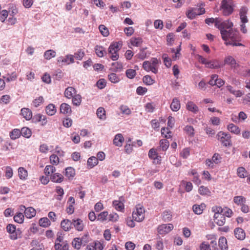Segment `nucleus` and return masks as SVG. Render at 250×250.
<instances>
[{
  "label": "nucleus",
  "instance_id": "nucleus-45",
  "mask_svg": "<svg viewBox=\"0 0 250 250\" xmlns=\"http://www.w3.org/2000/svg\"><path fill=\"white\" fill-rule=\"evenodd\" d=\"M98 164V159L94 156H92L88 158L87 164L90 168L93 167Z\"/></svg>",
  "mask_w": 250,
  "mask_h": 250
},
{
  "label": "nucleus",
  "instance_id": "nucleus-52",
  "mask_svg": "<svg viewBox=\"0 0 250 250\" xmlns=\"http://www.w3.org/2000/svg\"><path fill=\"white\" fill-rule=\"evenodd\" d=\"M100 33L104 37H107L109 35L108 29L104 24H101L99 26Z\"/></svg>",
  "mask_w": 250,
  "mask_h": 250
},
{
  "label": "nucleus",
  "instance_id": "nucleus-61",
  "mask_svg": "<svg viewBox=\"0 0 250 250\" xmlns=\"http://www.w3.org/2000/svg\"><path fill=\"white\" fill-rule=\"evenodd\" d=\"M84 52L83 49H79L76 53H75L74 55H73L74 58H75L78 60H82L84 57Z\"/></svg>",
  "mask_w": 250,
  "mask_h": 250
},
{
  "label": "nucleus",
  "instance_id": "nucleus-7",
  "mask_svg": "<svg viewBox=\"0 0 250 250\" xmlns=\"http://www.w3.org/2000/svg\"><path fill=\"white\" fill-rule=\"evenodd\" d=\"M220 9L224 16H229L233 11V3L232 1L222 0Z\"/></svg>",
  "mask_w": 250,
  "mask_h": 250
},
{
  "label": "nucleus",
  "instance_id": "nucleus-33",
  "mask_svg": "<svg viewBox=\"0 0 250 250\" xmlns=\"http://www.w3.org/2000/svg\"><path fill=\"white\" fill-rule=\"evenodd\" d=\"M45 111L47 115L52 116L56 113L57 110L55 105L52 104H50L46 106L45 108Z\"/></svg>",
  "mask_w": 250,
  "mask_h": 250
},
{
  "label": "nucleus",
  "instance_id": "nucleus-18",
  "mask_svg": "<svg viewBox=\"0 0 250 250\" xmlns=\"http://www.w3.org/2000/svg\"><path fill=\"white\" fill-rule=\"evenodd\" d=\"M124 137L123 135L121 133L116 134L113 140V144L116 146L121 147L123 145V143L124 142Z\"/></svg>",
  "mask_w": 250,
  "mask_h": 250
},
{
  "label": "nucleus",
  "instance_id": "nucleus-13",
  "mask_svg": "<svg viewBox=\"0 0 250 250\" xmlns=\"http://www.w3.org/2000/svg\"><path fill=\"white\" fill-rule=\"evenodd\" d=\"M6 230L10 234V238L11 239L16 240L18 238L17 231L14 225L8 224L6 227Z\"/></svg>",
  "mask_w": 250,
  "mask_h": 250
},
{
  "label": "nucleus",
  "instance_id": "nucleus-49",
  "mask_svg": "<svg viewBox=\"0 0 250 250\" xmlns=\"http://www.w3.org/2000/svg\"><path fill=\"white\" fill-rule=\"evenodd\" d=\"M21 135V131L19 129H14L10 133V137L12 140L19 138Z\"/></svg>",
  "mask_w": 250,
  "mask_h": 250
},
{
  "label": "nucleus",
  "instance_id": "nucleus-6",
  "mask_svg": "<svg viewBox=\"0 0 250 250\" xmlns=\"http://www.w3.org/2000/svg\"><path fill=\"white\" fill-rule=\"evenodd\" d=\"M218 140L225 146H231V136L229 133L219 131L217 134Z\"/></svg>",
  "mask_w": 250,
  "mask_h": 250
},
{
  "label": "nucleus",
  "instance_id": "nucleus-20",
  "mask_svg": "<svg viewBox=\"0 0 250 250\" xmlns=\"http://www.w3.org/2000/svg\"><path fill=\"white\" fill-rule=\"evenodd\" d=\"M227 129L231 133L235 135H240L241 132L240 128L236 125L230 123L227 125Z\"/></svg>",
  "mask_w": 250,
  "mask_h": 250
},
{
  "label": "nucleus",
  "instance_id": "nucleus-30",
  "mask_svg": "<svg viewBox=\"0 0 250 250\" xmlns=\"http://www.w3.org/2000/svg\"><path fill=\"white\" fill-rule=\"evenodd\" d=\"M18 175L20 179L25 180L27 179L28 177V172L23 167H20L18 168Z\"/></svg>",
  "mask_w": 250,
  "mask_h": 250
},
{
  "label": "nucleus",
  "instance_id": "nucleus-16",
  "mask_svg": "<svg viewBox=\"0 0 250 250\" xmlns=\"http://www.w3.org/2000/svg\"><path fill=\"white\" fill-rule=\"evenodd\" d=\"M224 65L225 64L229 65L232 68H236L239 65L237 63L233 57L231 56H228L225 57L224 59Z\"/></svg>",
  "mask_w": 250,
  "mask_h": 250
},
{
  "label": "nucleus",
  "instance_id": "nucleus-48",
  "mask_svg": "<svg viewBox=\"0 0 250 250\" xmlns=\"http://www.w3.org/2000/svg\"><path fill=\"white\" fill-rule=\"evenodd\" d=\"M24 216L21 212H17L14 216V221L19 224H21L23 222Z\"/></svg>",
  "mask_w": 250,
  "mask_h": 250
},
{
  "label": "nucleus",
  "instance_id": "nucleus-37",
  "mask_svg": "<svg viewBox=\"0 0 250 250\" xmlns=\"http://www.w3.org/2000/svg\"><path fill=\"white\" fill-rule=\"evenodd\" d=\"M186 15L190 19H193L199 13L197 11L196 8H189L186 12Z\"/></svg>",
  "mask_w": 250,
  "mask_h": 250
},
{
  "label": "nucleus",
  "instance_id": "nucleus-40",
  "mask_svg": "<svg viewBox=\"0 0 250 250\" xmlns=\"http://www.w3.org/2000/svg\"><path fill=\"white\" fill-rule=\"evenodd\" d=\"M233 202L236 205L241 206L246 203V199L243 196H236L233 197Z\"/></svg>",
  "mask_w": 250,
  "mask_h": 250
},
{
  "label": "nucleus",
  "instance_id": "nucleus-10",
  "mask_svg": "<svg viewBox=\"0 0 250 250\" xmlns=\"http://www.w3.org/2000/svg\"><path fill=\"white\" fill-rule=\"evenodd\" d=\"M173 228V225L172 224H162L158 226L157 232L159 234L164 235L170 232Z\"/></svg>",
  "mask_w": 250,
  "mask_h": 250
},
{
  "label": "nucleus",
  "instance_id": "nucleus-2",
  "mask_svg": "<svg viewBox=\"0 0 250 250\" xmlns=\"http://www.w3.org/2000/svg\"><path fill=\"white\" fill-rule=\"evenodd\" d=\"M160 62L157 58H153L150 61H145L143 63V67L147 72L151 71L154 74H157Z\"/></svg>",
  "mask_w": 250,
  "mask_h": 250
},
{
  "label": "nucleus",
  "instance_id": "nucleus-63",
  "mask_svg": "<svg viewBox=\"0 0 250 250\" xmlns=\"http://www.w3.org/2000/svg\"><path fill=\"white\" fill-rule=\"evenodd\" d=\"M161 134L166 138H170L171 137V132L168 127H162L161 129Z\"/></svg>",
  "mask_w": 250,
  "mask_h": 250
},
{
  "label": "nucleus",
  "instance_id": "nucleus-19",
  "mask_svg": "<svg viewBox=\"0 0 250 250\" xmlns=\"http://www.w3.org/2000/svg\"><path fill=\"white\" fill-rule=\"evenodd\" d=\"M61 226L64 231H69L72 228V222L68 219H63L61 223Z\"/></svg>",
  "mask_w": 250,
  "mask_h": 250
},
{
  "label": "nucleus",
  "instance_id": "nucleus-43",
  "mask_svg": "<svg viewBox=\"0 0 250 250\" xmlns=\"http://www.w3.org/2000/svg\"><path fill=\"white\" fill-rule=\"evenodd\" d=\"M82 96L80 94H75L72 98V102L73 105L79 106L82 103Z\"/></svg>",
  "mask_w": 250,
  "mask_h": 250
},
{
  "label": "nucleus",
  "instance_id": "nucleus-26",
  "mask_svg": "<svg viewBox=\"0 0 250 250\" xmlns=\"http://www.w3.org/2000/svg\"><path fill=\"white\" fill-rule=\"evenodd\" d=\"M21 115L26 120H30L32 118V112L28 108H22L21 109Z\"/></svg>",
  "mask_w": 250,
  "mask_h": 250
},
{
  "label": "nucleus",
  "instance_id": "nucleus-12",
  "mask_svg": "<svg viewBox=\"0 0 250 250\" xmlns=\"http://www.w3.org/2000/svg\"><path fill=\"white\" fill-rule=\"evenodd\" d=\"M188 175L189 176H192V182L197 185H199L201 183V180L200 178V175H199L197 170L195 169H190L188 172Z\"/></svg>",
  "mask_w": 250,
  "mask_h": 250
},
{
  "label": "nucleus",
  "instance_id": "nucleus-11",
  "mask_svg": "<svg viewBox=\"0 0 250 250\" xmlns=\"http://www.w3.org/2000/svg\"><path fill=\"white\" fill-rule=\"evenodd\" d=\"M58 62L62 65H68L74 62V58L73 55L68 54L64 57H60L58 59Z\"/></svg>",
  "mask_w": 250,
  "mask_h": 250
},
{
  "label": "nucleus",
  "instance_id": "nucleus-57",
  "mask_svg": "<svg viewBox=\"0 0 250 250\" xmlns=\"http://www.w3.org/2000/svg\"><path fill=\"white\" fill-rule=\"evenodd\" d=\"M50 163L53 166H57L59 164V157L55 154H53L50 156Z\"/></svg>",
  "mask_w": 250,
  "mask_h": 250
},
{
  "label": "nucleus",
  "instance_id": "nucleus-41",
  "mask_svg": "<svg viewBox=\"0 0 250 250\" xmlns=\"http://www.w3.org/2000/svg\"><path fill=\"white\" fill-rule=\"evenodd\" d=\"M96 114L100 119L104 120L106 119L105 110L104 108L102 107H99L97 110Z\"/></svg>",
  "mask_w": 250,
  "mask_h": 250
},
{
  "label": "nucleus",
  "instance_id": "nucleus-39",
  "mask_svg": "<svg viewBox=\"0 0 250 250\" xmlns=\"http://www.w3.org/2000/svg\"><path fill=\"white\" fill-rule=\"evenodd\" d=\"M54 248L55 250H70L69 246L66 242H62L61 244H55Z\"/></svg>",
  "mask_w": 250,
  "mask_h": 250
},
{
  "label": "nucleus",
  "instance_id": "nucleus-17",
  "mask_svg": "<svg viewBox=\"0 0 250 250\" xmlns=\"http://www.w3.org/2000/svg\"><path fill=\"white\" fill-rule=\"evenodd\" d=\"M87 235H85L82 237V238L76 237L72 241V247L77 250H80L81 248L82 241H83L84 237H87Z\"/></svg>",
  "mask_w": 250,
  "mask_h": 250
},
{
  "label": "nucleus",
  "instance_id": "nucleus-59",
  "mask_svg": "<svg viewBox=\"0 0 250 250\" xmlns=\"http://www.w3.org/2000/svg\"><path fill=\"white\" fill-rule=\"evenodd\" d=\"M34 118L38 122H42V125H45L47 123L46 117L41 114L35 115Z\"/></svg>",
  "mask_w": 250,
  "mask_h": 250
},
{
  "label": "nucleus",
  "instance_id": "nucleus-36",
  "mask_svg": "<svg viewBox=\"0 0 250 250\" xmlns=\"http://www.w3.org/2000/svg\"><path fill=\"white\" fill-rule=\"evenodd\" d=\"M218 245L222 250H227L228 248L227 239L224 236L219 238Z\"/></svg>",
  "mask_w": 250,
  "mask_h": 250
},
{
  "label": "nucleus",
  "instance_id": "nucleus-1",
  "mask_svg": "<svg viewBox=\"0 0 250 250\" xmlns=\"http://www.w3.org/2000/svg\"><path fill=\"white\" fill-rule=\"evenodd\" d=\"M229 23H231L230 26H223L222 30H220L222 38L223 40L226 42L227 45H232L233 46H242L241 43H237L236 41H239V35L238 31L233 30L232 27L233 23L229 21Z\"/></svg>",
  "mask_w": 250,
  "mask_h": 250
},
{
  "label": "nucleus",
  "instance_id": "nucleus-64",
  "mask_svg": "<svg viewBox=\"0 0 250 250\" xmlns=\"http://www.w3.org/2000/svg\"><path fill=\"white\" fill-rule=\"evenodd\" d=\"M120 110L122 114L129 115L131 114V111L129 108L125 105H122L120 107Z\"/></svg>",
  "mask_w": 250,
  "mask_h": 250
},
{
  "label": "nucleus",
  "instance_id": "nucleus-21",
  "mask_svg": "<svg viewBox=\"0 0 250 250\" xmlns=\"http://www.w3.org/2000/svg\"><path fill=\"white\" fill-rule=\"evenodd\" d=\"M64 177L62 175L59 173L54 172L50 175V180L54 183H60L63 180Z\"/></svg>",
  "mask_w": 250,
  "mask_h": 250
},
{
  "label": "nucleus",
  "instance_id": "nucleus-47",
  "mask_svg": "<svg viewBox=\"0 0 250 250\" xmlns=\"http://www.w3.org/2000/svg\"><path fill=\"white\" fill-rule=\"evenodd\" d=\"M39 223L41 227L46 228L51 225L50 221L47 217H43L39 220Z\"/></svg>",
  "mask_w": 250,
  "mask_h": 250
},
{
  "label": "nucleus",
  "instance_id": "nucleus-56",
  "mask_svg": "<svg viewBox=\"0 0 250 250\" xmlns=\"http://www.w3.org/2000/svg\"><path fill=\"white\" fill-rule=\"evenodd\" d=\"M21 131V135L25 138H28L31 136L32 132L29 128L26 127H22Z\"/></svg>",
  "mask_w": 250,
  "mask_h": 250
},
{
  "label": "nucleus",
  "instance_id": "nucleus-8",
  "mask_svg": "<svg viewBox=\"0 0 250 250\" xmlns=\"http://www.w3.org/2000/svg\"><path fill=\"white\" fill-rule=\"evenodd\" d=\"M211 210L213 212L221 213L224 216L230 217L233 213L232 210L227 207L222 208L219 206H214Z\"/></svg>",
  "mask_w": 250,
  "mask_h": 250
},
{
  "label": "nucleus",
  "instance_id": "nucleus-14",
  "mask_svg": "<svg viewBox=\"0 0 250 250\" xmlns=\"http://www.w3.org/2000/svg\"><path fill=\"white\" fill-rule=\"evenodd\" d=\"M224 66L223 62H221L217 59H213L208 62L207 68L211 69H218L223 67Z\"/></svg>",
  "mask_w": 250,
  "mask_h": 250
},
{
  "label": "nucleus",
  "instance_id": "nucleus-34",
  "mask_svg": "<svg viewBox=\"0 0 250 250\" xmlns=\"http://www.w3.org/2000/svg\"><path fill=\"white\" fill-rule=\"evenodd\" d=\"M186 107L188 110L191 111L194 113L198 111V106L193 102L191 101L188 102L186 104Z\"/></svg>",
  "mask_w": 250,
  "mask_h": 250
},
{
  "label": "nucleus",
  "instance_id": "nucleus-15",
  "mask_svg": "<svg viewBox=\"0 0 250 250\" xmlns=\"http://www.w3.org/2000/svg\"><path fill=\"white\" fill-rule=\"evenodd\" d=\"M214 222L219 226H223L226 222V218L221 213L214 212Z\"/></svg>",
  "mask_w": 250,
  "mask_h": 250
},
{
  "label": "nucleus",
  "instance_id": "nucleus-58",
  "mask_svg": "<svg viewBox=\"0 0 250 250\" xmlns=\"http://www.w3.org/2000/svg\"><path fill=\"white\" fill-rule=\"evenodd\" d=\"M237 173L238 176L241 178H244L247 176V172L243 167H239L237 168Z\"/></svg>",
  "mask_w": 250,
  "mask_h": 250
},
{
  "label": "nucleus",
  "instance_id": "nucleus-55",
  "mask_svg": "<svg viewBox=\"0 0 250 250\" xmlns=\"http://www.w3.org/2000/svg\"><path fill=\"white\" fill-rule=\"evenodd\" d=\"M169 146V142L166 139H162L160 141V147L163 151H166Z\"/></svg>",
  "mask_w": 250,
  "mask_h": 250
},
{
  "label": "nucleus",
  "instance_id": "nucleus-62",
  "mask_svg": "<svg viewBox=\"0 0 250 250\" xmlns=\"http://www.w3.org/2000/svg\"><path fill=\"white\" fill-rule=\"evenodd\" d=\"M108 213L107 211H103L98 214L97 220L104 222L107 220Z\"/></svg>",
  "mask_w": 250,
  "mask_h": 250
},
{
  "label": "nucleus",
  "instance_id": "nucleus-46",
  "mask_svg": "<svg viewBox=\"0 0 250 250\" xmlns=\"http://www.w3.org/2000/svg\"><path fill=\"white\" fill-rule=\"evenodd\" d=\"M162 216L164 221H169L172 219V212L170 210H166L163 212Z\"/></svg>",
  "mask_w": 250,
  "mask_h": 250
},
{
  "label": "nucleus",
  "instance_id": "nucleus-31",
  "mask_svg": "<svg viewBox=\"0 0 250 250\" xmlns=\"http://www.w3.org/2000/svg\"><path fill=\"white\" fill-rule=\"evenodd\" d=\"M36 214V210L32 207L27 208L24 210V215L27 218H32Z\"/></svg>",
  "mask_w": 250,
  "mask_h": 250
},
{
  "label": "nucleus",
  "instance_id": "nucleus-9",
  "mask_svg": "<svg viewBox=\"0 0 250 250\" xmlns=\"http://www.w3.org/2000/svg\"><path fill=\"white\" fill-rule=\"evenodd\" d=\"M148 157L153 160V163L155 164L159 165L161 163L162 158L157 152L156 149L151 148L148 152Z\"/></svg>",
  "mask_w": 250,
  "mask_h": 250
},
{
  "label": "nucleus",
  "instance_id": "nucleus-60",
  "mask_svg": "<svg viewBox=\"0 0 250 250\" xmlns=\"http://www.w3.org/2000/svg\"><path fill=\"white\" fill-rule=\"evenodd\" d=\"M143 82L146 85H152L155 83V80L152 79L149 75H146L143 78Z\"/></svg>",
  "mask_w": 250,
  "mask_h": 250
},
{
  "label": "nucleus",
  "instance_id": "nucleus-42",
  "mask_svg": "<svg viewBox=\"0 0 250 250\" xmlns=\"http://www.w3.org/2000/svg\"><path fill=\"white\" fill-rule=\"evenodd\" d=\"M113 206L115 209L118 211H123L124 210V205L123 202L118 200H115L113 202Z\"/></svg>",
  "mask_w": 250,
  "mask_h": 250
},
{
  "label": "nucleus",
  "instance_id": "nucleus-44",
  "mask_svg": "<svg viewBox=\"0 0 250 250\" xmlns=\"http://www.w3.org/2000/svg\"><path fill=\"white\" fill-rule=\"evenodd\" d=\"M95 51L99 57H103L106 52L103 46L99 45H96L95 46Z\"/></svg>",
  "mask_w": 250,
  "mask_h": 250
},
{
  "label": "nucleus",
  "instance_id": "nucleus-35",
  "mask_svg": "<svg viewBox=\"0 0 250 250\" xmlns=\"http://www.w3.org/2000/svg\"><path fill=\"white\" fill-rule=\"evenodd\" d=\"M198 192L200 195L203 196H210L211 195V191L209 188L204 186L199 187Z\"/></svg>",
  "mask_w": 250,
  "mask_h": 250
},
{
  "label": "nucleus",
  "instance_id": "nucleus-51",
  "mask_svg": "<svg viewBox=\"0 0 250 250\" xmlns=\"http://www.w3.org/2000/svg\"><path fill=\"white\" fill-rule=\"evenodd\" d=\"M56 171V168L51 165H47L45 167L44 172L46 176H49L51 174H53Z\"/></svg>",
  "mask_w": 250,
  "mask_h": 250
},
{
  "label": "nucleus",
  "instance_id": "nucleus-54",
  "mask_svg": "<svg viewBox=\"0 0 250 250\" xmlns=\"http://www.w3.org/2000/svg\"><path fill=\"white\" fill-rule=\"evenodd\" d=\"M94 250H103L104 248L103 244L99 241L96 240L92 242Z\"/></svg>",
  "mask_w": 250,
  "mask_h": 250
},
{
  "label": "nucleus",
  "instance_id": "nucleus-25",
  "mask_svg": "<svg viewBox=\"0 0 250 250\" xmlns=\"http://www.w3.org/2000/svg\"><path fill=\"white\" fill-rule=\"evenodd\" d=\"M60 112L63 114H70L72 110L71 106L66 103H62L60 105Z\"/></svg>",
  "mask_w": 250,
  "mask_h": 250
},
{
  "label": "nucleus",
  "instance_id": "nucleus-32",
  "mask_svg": "<svg viewBox=\"0 0 250 250\" xmlns=\"http://www.w3.org/2000/svg\"><path fill=\"white\" fill-rule=\"evenodd\" d=\"M65 175L69 180H72L75 175V170L72 167H68L65 169Z\"/></svg>",
  "mask_w": 250,
  "mask_h": 250
},
{
  "label": "nucleus",
  "instance_id": "nucleus-27",
  "mask_svg": "<svg viewBox=\"0 0 250 250\" xmlns=\"http://www.w3.org/2000/svg\"><path fill=\"white\" fill-rule=\"evenodd\" d=\"M234 233L235 237L239 240H243L245 238V232L241 228H236L234 230Z\"/></svg>",
  "mask_w": 250,
  "mask_h": 250
},
{
  "label": "nucleus",
  "instance_id": "nucleus-3",
  "mask_svg": "<svg viewBox=\"0 0 250 250\" xmlns=\"http://www.w3.org/2000/svg\"><path fill=\"white\" fill-rule=\"evenodd\" d=\"M123 45V42L119 41L112 42L108 48V54L109 57L113 61H116L119 59L118 52Z\"/></svg>",
  "mask_w": 250,
  "mask_h": 250
},
{
  "label": "nucleus",
  "instance_id": "nucleus-29",
  "mask_svg": "<svg viewBox=\"0 0 250 250\" xmlns=\"http://www.w3.org/2000/svg\"><path fill=\"white\" fill-rule=\"evenodd\" d=\"M206 208L205 204H201V205H194L193 206L192 209L193 212L197 214H201L202 213L203 211Z\"/></svg>",
  "mask_w": 250,
  "mask_h": 250
},
{
  "label": "nucleus",
  "instance_id": "nucleus-38",
  "mask_svg": "<svg viewBox=\"0 0 250 250\" xmlns=\"http://www.w3.org/2000/svg\"><path fill=\"white\" fill-rule=\"evenodd\" d=\"M56 56V52L51 49L45 51L43 54L44 59L46 60H50L51 59L54 58Z\"/></svg>",
  "mask_w": 250,
  "mask_h": 250
},
{
  "label": "nucleus",
  "instance_id": "nucleus-22",
  "mask_svg": "<svg viewBox=\"0 0 250 250\" xmlns=\"http://www.w3.org/2000/svg\"><path fill=\"white\" fill-rule=\"evenodd\" d=\"M74 226L76 230L79 231L83 230L84 225L83 221L80 219L72 220V226Z\"/></svg>",
  "mask_w": 250,
  "mask_h": 250
},
{
  "label": "nucleus",
  "instance_id": "nucleus-23",
  "mask_svg": "<svg viewBox=\"0 0 250 250\" xmlns=\"http://www.w3.org/2000/svg\"><path fill=\"white\" fill-rule=\"evenodd\" d=\"M227 90L236 97H240L244 95V92L239 90H235L231 85H228L226 86Z\"/></svg>",
  "mask_w": 250,
  "mask_h": 250
},
{
  "label": "nucleus",
  "instance_id": "nucleus-50",
  "mask_svg": "<svg viewBox=\"0 0 250 250\" xmlns=\"http://www.w3.org/2000/svg\"><path fill=\"white\" fill-rule=\"evenodd\" d=\"M108 78L111 83H118L120 81L119 77L114 73L108 74Z\"/></svg>",
  "mask_w": 250,
  "mask_h": 250
},
{
  "label": "nucleus",
  "instance_id": "nucleus-5",
  "mask_svg": "<svg viewBox=\"0 0 250 250\" xmlns=\"http://www.w3.org/2000/svg\"><path fill=\"white\" fill-rule=\"evenodd\" d=\"M205 22L208 24H209L211 23H214L215 26L220 30H222L223 26L226 27V26H230V25H231V23H229V21H223L221 19L218 18L215 19L213 18L207 19L205 20Z\"/></svg>",
  "mask_w": 250,
  "mask_h": 250
},
{
  "label": "nucleus",
  "instance_id": "nucleus-28",
  "mask_svg": "<svg viewBox=\"0 0 250 250\" xmlns=\"http://www.w3.org/2000/svg\"><path fill=\"white\" fill-rule=\"evenodd\" d=\"M76 94V90L75 88L71 86L66 88L64 91V95L68 99H71Z\"/></svg>",
  "mask_w": 250,
  "mask_h": 250
},
{
  "label": "nucleus",
  "instance_id": "nucleus-4",
  "mask_svg": "<svg viewBox=\"0 0 250 250\" xmlns=\"http://www.w3.org/2000/svg\"><path fill=\"white\" fill-rule=\"evenodd\" d=\"M132 217L135 221L142 222L145 218V209L144 207L140 204L137 205L132 211Z\"/></svg>",
  "mask_w": 250,
  "mask_h": 250
},
{
  "label": "nucleus",
  "instance_id": "nucleus-24",
  "mask_svg": "<svg viewBox=\"0 0 250 250\" xmlns=\"http://www.w3.org/2000/svg\"><path fill=\"white\" fill-rule=\"evenodd\" d=\"M170 107L171 109L174 112L178 111L180 109L181 104L178 98H174L173 99Z\"/></svg>",
  "mask_w": 250,
  "mask_h": 250
},
{
  "label": "nucleus",
  "instance_id": "nucleus-53",
  "mask_svg": "<svg viewBox=\"0 0 250 250\" xmlns=\"http://www.w3.org/2000/svg\"><path fill=\"white\" fill-rule=\"evenodd\" d=\"M130 42L132 46L138 47L140 46L143 42V40L142 38H132Z\"/></svg>",
  "mask_w": 250,
  "mask_h": 250
}]
</instances>
